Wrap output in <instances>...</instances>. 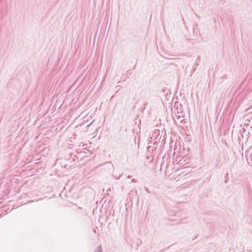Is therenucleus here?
Segmentation results:
<instances>
[{"label": "nucleus", "instance_id": "obj_1", "mask_svg": "<svg viewBox=\"0 0 252 252\" xmlns=\"http://www.w3.org/2000/svg\"><path fill=\"white\" fill-rule=\"evenodd\" d=\"M99 252H101L100 251H99Z\"/></svg>", "mask_w": 252, "mask_h": 252}]
</instances>
